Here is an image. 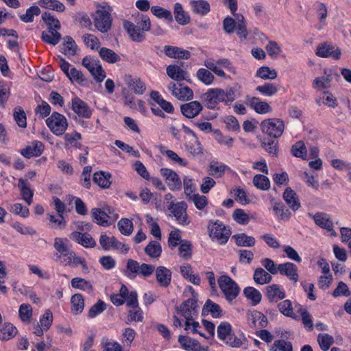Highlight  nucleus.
<instances>
[{
  "label": "nucleus",
  "instance_id": "f257e3e1",
  "mask_svg": "<svg viewBox=\"0 0 351 351\" xmlns=\"http://www.w3.org/2000/svg\"><path fill=\"white\" fill-rule=\"evenodd\" d=\"M223 2L229 8L231 13L235 16V19L230 16L224 19L223 21V29L228 34H231L236 29L237 35L241 39H245L248 35V32L245 18L242 14L234 13L237 10V0H223Z\"/></svg>",
  "mask_w": 351,
  "mask_h": 351
},
{
  "label": "nucleus",
  "instance_id": "f03ea898",
  "mask_svg": "<svg viewBox=\"0 0 351 351\" xmlns=\"http://www.w3.org/2000/svg\"><path fill=\"white\" fill-rule=\"evenodd\" d=\"M123 27L132 41L141 43L145 39V32L151 29L150 19L147 16H142L136 24L126 21L123 23Z\"/></svg>",
  "mask_w": 351,
  "mask_h": 351
},
{
  "label": "nucleus",
  "instance_id": "7ed1b4c3",
  "mask_svg": "<svg viewBox=\"0 0 351 351\" xmlns=\"http://www.w3.org/2000/svg\"><path fill=\"white\" fill-rule=\"evenodd\" d=\"M95 27L101 33L108 32L112 27V16L105 8L97 9L92 15Z\"/></svg>",
  "mask_w": 351,
  "mask_h": 351
},
{
  "label": "nucleus",
  "instance_id": "20e7f679",
  "mask_svg": "<svg viewBox=\"0 0 351 351\" xmlns=\"http://www.w3.org/2000/svg\"><path fill=\"white\" fill-rule=\"evenodd\" d=\"M177 313L186 319L184 330H190L189 321L193 320L197 314L198 305L195 298H190L184 301L179 307Z\"/></svg>",
  "mask_w": 351,
  "mask_h": 351
},
{
  "label": "nucleus",
  "instance_id": "39448f33",
  "mask_svg": "<svg viewBox=\"0 0 351 351\" xmlns=\"http://www.w3.org/2000/svg\"><path fill=\"white\" fill-rule=\"evenodd\" d=\"M45 121L50 130L56 136L63 134L68 127L66 117L57 112H53Z\"/></svg>",
  "mask_w": 351,
  "mask_h": 351
},
{
  "label": "nucleus",
  "instance_id": "423d86ee",
  "mask_svg": "<svg viewBox=\"0 0 351 351\" xmlns=\"http://www.w3.org/2000/svg\"><path fill=\"white\" fill-rule=\"evenodd\" d=\"M208 230L213 240H216L219 244L226 243L231 234L230 230L219 221L209 223Z\"/></svg>",
  "mask_w": 351,
  "mask_h": 351
},
{
  "label": "nucleus",
  "instance_id": "0eeeda50",
  "mask_svg": "<svg viewBox=\"0 0 351 351\" xmlns=\"http://www.w3.org/2000/svg\"><path fill=\"white\" fill-rule=\"evenodd\" d=\"M218 285L228 301L235 299L239 293L237 284L228 276L223 275L218 279Z\"/></svg>",
  "mask_w": 351,
  "mask_h": 351
},
{
  "label": "nucleus",
  "instance_id": "6e6552de",
  "mask_svg": "<svg viewBox=\"0 0 351 351\" xmlns=\"http://www.w3.org/2000/svg\"><path fill=\"white\" fill-rule=\"evenodd\" d=\"M263 132L268 136L277 138L282 136L284 129V122L279 119H268L261 124Z\"/></svg>",
  "mask_w": 351,
  "mask_h": 351
},
{
  "label": "nucleus",
  "instance_id": "1a4fd4ad",
  "mask_svg": "<svg viewBox=\"0 0 351 351\" xmlns=\"http://www.w3.org/2000/svg\"><path fill=\"white\" fill-rule=\"evenodd\" d=\"M82 64L88 70L97 82H101L106 78L105 71L103 69L99 60L90 56H86L83 58Z\"/></svg>",
  "mask_w": 351,
  "mask_h": 351
},
{
  "label": "nucleus",
  "instance_id": "9d476101",
  "mask_svg": "<svg viewBox=\"0 0 351 351\" xmlns=\"http://www.w3.org/2000/svg\"><path fill=\"white\" fill-rule=\"evenodd\" d=\"M223 90L221 88H210L200 96L203 104L208 109H215L218 104L223 101Z\"/></svg>",
  "mask_w": 351,
  "mask_h": 351
},
{
  "label": "nucleus",
  "instance_id": "9b49d317",
  "mask_svg": "<svg viewBox=\"0 0 351 351\" xmlns=\"http://www.w3.org/2000/svg\"><path fill=\"white\" fill-rule=\"evenodd\" d=\"M168 89L171 95L181 101H189L193 98V90L187 86H184L183 84L178 82L176 84L171 82L168 85Z\"/></svg>",
  "mask_w": 351,
  "mask_h": 351
},
{
  "label": "nucleus",
  "instance_id": "f8f14e48",
  "mask_svg": "<svg viewBox=\"0 0 351 351\" xmlns=\"http://www.w3.org/2000/svg\"><path fill=\"white\" fill-rule=\"evenodd\" d=\"M315 54L321 58L330 57L335 60H339L341 52L339 48L325 42L318 45Z\"/></svg>",
  "mask_w": 351,
  "mask_h": 351
},
{
  "label": "nucleus",
  "instance_id": "ddd939ff",
  "mask_svg": "<svg viewBox=\"0 0 351 351\" xmlns=\"http://www.w3.org/2000/svg\"><path fill=\"white\" fill-rule=\"evenodd\" d=\"M186 204L184 202H178L176 204L171 203L169 206V210L176 217L178 223L185 226L189 223L186 215Z\"/></svg>",
  "mask_w": 351,
  "mask_h": 351
},
{
  "label": "nucleus",
  "instance_id": "4468645a",
  "mask_svg": "<svg viewBox=\"0 0 351 351\" xmlns=\"http://www.w3.org/2000/svg\"><path fill=\"white\" fill-rule=\"evenodd\" d=\"M160 173L165 178L169 188L171 191L180 190L182 187V182L177 173L171 169L162 168Z\"/></svg>",
  "mask_w": 351,
  "mask_h": 351
},
{
  "label": "nucleus",
  "instance_id": "2eb2a0df",
  "mask_svg": "<svg viewBox=\"0 0 351 351\" xmlns=\"http://www.w3.org/2000/svg\"><path fill=\"white\" fill-rule=\"evenodd\" d=\"M313 220L319 227L330 232L331 237H337V233L333 229V223L326 213H317L313 216Z\"/></svg>",
  "mask_w": 351,
  "mask_h": 351
},
{
  "label": "nucleus",
  "instance_id": "dca6fc26",
  "mask_svg": "<svg viewBox=\"0 0 351 351\" xmlns=\"http://www.w3.org/2000/svg\"><path fill=\"white\" fill-rule=\"evenodd\" d=\"M324 75L315 78L313 82V87L317 90L330 88L333 77H339L337 73L327 69L324 70Z\"/></svg>",
  "mask_w": 351,
  "mask_h": 351
},
{
  "label": "nucleus",
  "instance_id": "f3484780",
  "mask_svg": "<svg viewBox=\"0 0 351 351\" xmlns=\"http://www.w3.org/2000/svg\"><path fill=\"white\" fill-rule=\"evenodd\" d=\"M202 110V104L197 101H192L185 103L180 106L182 114L188 119L195 118Z\"/></svg>",
  "mask_w": 351,
  "mask_h": 351
},
{
  "label": "nucleus",
  "instance_id": "a211bd4d",
  "mask_svg": "<svg viewBox=\"0 0 351 351\" xmlns=\"http://www.w3.org/2000/svg\"><path fill=\"white\" fill-rule=\"evenodd\" d=\"M44 150V145L41 141H34L25 148L21 151V154L26 158L39 156Z\"/></svg>",
  "mask_w": 351,
  "mask_h": 351
},
{
  "label": "nucleus",
  "instance_id": "6ab92c4d",
  "mask_svg": "<svg viewBox=\"0 0 351 351\" xmlns=\"http://www.w3.org/2000/svg\"><path fill=\"white\" fill-rule=\"evenodd\" d=\"M278 272L281 275L286 276L295 282L298 281V267L293 263L287 262L278 265Z\"/></svg>",
  "mask_w": 351,
  "mask_h": 351
},
{
  "label": "nucleus",
  "instance_id": "aec40b11",
  "mask_svg": "<svg viewBox=\"0 0 351 351\" xmlns=\"http://www.w3.org/2000/svg\"><path fill=\"white\" fill-rule=\"evenodd\" d=\"M18 188L20 191L23 199L28 204L31 205L33 202L34 191L30 188V184L26 179L19 178L18 182Z\"/></svg>",
  "mask_w": 351,
  "mask_h": 351
},
{
  "label": "nucleus",
  "instance_id": "412c9836",
  "mask_svg": "<svg viewBox=\"0 0 351 351\" xmlns=\"http://www.w3.org/2000/svg\"><path fill=\"white\" fill-rule=\"evenodd\" d=\"M247 104L253 108L256 112L259 114H265L271 111V108L269 104L265 101H261L258 97H247Z\"/></svg>",
  "mask_w": 351,
  "mask_h": 351
},
{
  "label": "nucleus",
  "instance_id": "4be33fe9",
  "mask_svg": "<svg viewBox=\"0 0 351 351\" xmlns=\"http://www.w3.org/2000/svg\"><path fill=\"white\" fill-rule=\"evenodd\" d=\"M69 237L85 247H93L96 245L95 241L89 234L73 232Z\"/></svg>",
  "mask_w": 351,
  "mask_h": 351
},
{
  "label": "nucleus",
  "instance_id": "5701e85b",
  "mask_svg": "<svg viewBox=\"0 0 351 351\" xmlns=\"http://www.w3.org/2000/svg\"><path fill=\"white\" fill-rule=\"evenodd\" d=\"M171 271L163 266H159L156 269V278L158 283L163 287H167L171 281Z\"/></svg>",
  "mask_w": 351,
  "mask_h": 351
},
{
  "label": "nucleus",
  "instance_id": "b1692460",
  "mask_svg": "<svg viewBox=\"0 0 351 351\" xmlns=\"http://www.w3.org/2000/svg\"><path fill=\"white\" fill-rule=\"evenodd\" d=\"M72 109L80 117L89 118L91 115V110L88 106L80 98L72 99Z\"/></svg>",
  "mask_w": 351,
  "mask_h": 351
},
{
  "label": "nucleus",
  "instance_id": "393cba45",
  "mask_svg": "<svg viewBox=\"0 0 351 351\" xmlns=\"http://www.w3.org/2000/svg\"><path fill=\"white\" fill-rule=\"evenodd\" d=\"M178 341L181 346L187 351H202V349L205 350L197 340L187 336L180 335Z\"/></svg>",
  "mask_w": 351,
  "mask_h": 351
},
{
  "label": "nucleus",
  "instance_id": "a878e982",
  "mask_svg": "<svg viewBox=\"0 0 351 351\" xmlns=\"http://www.w3.org/2000/svg\"><path fill=\"white\" fill-rule=\"evenodd\" d=\"M164 51L165 55L171 58H182L187 60L191 56L190 52L187 50L169 45H165L164 47Z\"/></svg>",
  "mask_w": 351,
  "mask_h": 351
},
{
  "label": "nucleus",
  "instance_id": "bb28decb",
  "mask_svg": "<svg viewBox=\"0 0 351 351\" xmlns=\"http://www.w3.org/2000/svg\"><path fill=\"white\" fill-rule=\"evenodd\" d=\"M283 199L293 211H296L300 207V202L298 195L291 188L285 189L283 193Z\"/></svg>",
  "mask_w": 351,
  "mask_h": 351
},
{
  "label": "nucleus",
  "instance_id": "cd10ccee",
  "mask_svg": "<svg viewBox=\"0 0 351 351\" xmlns=\"http://www.w3.org/2000/svg\"><path fill=\"white\" fill-rule=\"evenodd\" d=\"M267 296L270 302H276L278 300H283L286 295L282 291L280 286L277 284H273L266 287Z\"/></svg>",
  "mask_w": 351,
  "mask_h": 351
},
{
  "label": "nucleus",
  "instance_id": "c85d7f7f",
  "mask_svg": "<svg viewBox=\"0 0 351 351\" xmlns=\"http://www.w3.org/2000/svg\"><path fill=\"white\" fill-rule=\"evenodd\" d=\"M210 313L213 317L219 318L222 316V310L219 304L210 300H207L202 308V315Z\"/></svg>",
  "mask_w": 351,
  "mask_h": 351
},
{
  "label": "nucleus",
  "instance_id": "c756f323",
  "mask_svg": "<svg viewBox=\"0 0 351 351\" xmlns=\"http://www.w3.org/2000/svg\"><path fill=\"white\" fill-rule=\"evenodd\" d=\"M112 176L108 172L99 171L93 175V182L103 189H108L111 185Z\"/></svg>",
  "mask_w": 351,
  "mask_h": 351
},
{
  "label": "nucleus",
  "instance_id": "7c9ffc66",
  "mask_svg": "<svg viewBox=\"0 0 351 351\" xmlns=\"http://www.w3.org/2000/svg\"><path fill=\"white\" fill-rule=\"evenodd\" d=\"M273 210L276 215L280 220H289L291 216V213L286 208L285 204L281 202H275L273 203Z\"/></svg>",
  "mask_w": 351,
  "mask_h": 351
},
{
  "label": "nucleus",
  "instance_id": "2f4dec72",
  "mask_svg": "<svg viewBox=\"0 0 351 351\" xmlns=\"http://www.w3.org/2000/svg\"><path fill=\"white\" fill-rule=\"evenodd\" d=\"M99 55L104 61L110 64H114L121 60V58L118 54L106 47L100 48Z\"/></svg>",
  "mask_w": 351,
  "mask_h": 351
},
{
  "label": "nucleus",
  "instance_id": "473e14b6",
  "mask_svg": "<svg viewBox=\"0 0 351 351\" xmlns=\"http://www.w3.org/2000/svg\"><path fill=\"white\" fill-rule=\"evenodd\" d=\"M253 279L256 284L263 285L269 283L272 280L271 275L261 267L256 268Z\"/></svg>",
  "mask_w": 351,
  "mask_h": 351
},
{
  "label": "nucleus",
  "instance_id": "72a5a7b5",
  "mask_svg": "<svg viewBox=\"0 0 351 351\" xmlns=\"http://www.w3.org/2000/svg\"><path fill=\"white\" fill-rule=\"evenodd\" d=\"M58 29H50L42 32V40L50 45H56L61 39V34L57 32Z\"/></svg>",
  "mask_w": 351,
  "mask_h": 351
},
{
  "label": "nucleus",
  "instance_id": "f704fd0d",
  "mask_svg": "<svg viewBox=\"0 0 351 351\" xmlns=\"http://www.w3.org/2000/svg\"><path fill=\"white\" fill-rule=\"evenodd\" d=\"M167 74L173 80L181 81L186 79V72L178 65H169L167 67Z\"/></svg>",
  "mask_w": 351,
  "mask_h": 351
},
{
  "label": "nucleus",
  "instance_id": "c9c22d12",
  "mask_svg": "<svg viewBox=\"0 0 351 351\" xmlns=\"http://www.w3.org/2000/svg\"><path fill=\"white\" fill-rule=\"evenodd\" d=\"M71 311L74 315L81 313L84 308V299L80 293L74 294L71 299Z\"/></svg>",
  "mask_w": 351,
  "mask_h": 351
},
{
  "label": "nucleus",
  "instance_id": "e433bc0d",
  "mask_svg": "<svg viewBox=\"0 0 351 351\" xmlns=\"http://www.w3.org/2000/svg\"><path fill=\"white\" fill-rule=\"evenodd\" d=\"M91 215L93 219L96 223L100 226H108L111 224L108 216L105 213H103L101 208H94L91 210Z\"/></svg>",
  "mask_w": 351,
  "mask_h": 351
},
{
  "label": "nucleus",
  "instance_id": "4c0bfd02",
  "mask_svg": "<svg viewBox=\"0 0 351 351\" xmlns=\"http://www.w3.org/2000/svg\"><path fill=\"white\" fill-rule=\"evenodd\" d=\"M38 4L40 7L62 12L65 10L64 5L58 0H40Z\"/></svg>",
  "mask_w": 351,
  "mask_h": 351
},
{
  "label": "nucleus",
  "instance_id": "58836bf2",
  "mask_svg": "<svg viewBox=\"0 0 351 351\" xmlns=\"http://www.w3.org/2000/svg\"><path fill=\"white\" fill-rule=\"evenodd\" d=\"M174 16L176 21L180 25H186L190 22L189 16L184 12L180 3H176L174 5Z\"/></svg>",
  "mask_w": 351,
  "mask_h": 351
},
{
  "label": "nucleus",
  "instance_id": "ea45409f",
  "mask_svg": "<svg viewBox=\"0 0 351 351\" xmlns=\"http://www.w3.org/2000/svg\"><path fill=\"white\" fill-rule=\"evenodd\" d=\"M243 294L247 300H251L253 305L259 304L262 299L261 292L252 287H247L244 289Z\"/></svg>",
  "mask_w": 351,
  "mask_h": 351
},
{
  "label": "nucleus",
  "instance_id": "a19ab883",
  "mask_svg": "<svg viewBox=\"0 0 351 351\" xmlns=\"http://www.w3.org/2000/svg\"><path fill=\"white\" fill-rule=\"evenodd\" d=\"M145 252L149 257L156 258L160 256L162 253V247L157 241H152L145 247Z\"/></svg>",
  "mask_w": 351,
  "mask_h": 351
},
{
  "label": "nucleus",
  "instance_id": "79ce46f5",
  "mask_svg": "<svg viewBox=\"0 0 351 351\" xmlns=\"http://www.w3.org/2000/svg\"><path fill=\"white\" fill-rule=\"evenodd\" d=\"M127 84L136 94L142 95L145 90V85L139 78H132L130 76Z\"/></svg>",
  "mask_w": 351,
  "mask_h": 351
},
{
  "label": "nucleus",
  "instance_id": "37998d69",
  "mask_svg": "<svg viewBox=\"0 0 351 351\" xmlns=\"http://www.w3.org/2000/svg\"><path fill=\"white\" fill-rule=\"evenodd\" d=\"M17 329L11 324H6L0 328V339L7 341L15 337Z\"/></svg>",
  "mask_w": 351,
  "mask_h": 351
},
{
  "label": "nucleus",
  "instance_id": "c03bdc74",
  "mask_svg": "<svg viewBox=\"0 0 351 351\" xmlns=\"http://www.w3.org/2000/svg\"><path fill=\"white\" fill-rule=\"evenodd\" d=\"M42 19L50 29H60L61 26L58 19L51 13L45 12L42 14Z\"/></svg>",
  "mask_w": 351,
  "mask_h": 351
},
{
  "label": "nucleus",
  "instance_id": "a18cd8bd",
  "mask_svg": "<svg viewBox=\"0 0 351 351\" xmlns=\"http://www.w3.org/2000/svg\"><path fill=\"white\" fill-rule=\"evenodd\" d=\"M233 238L235 239L236 244L238 246L252 247L255 244V239L244 233L235 234L233 236Z\"/></svg>",
  "mask_w": 351,
  "mask_h": 351
},
{
  "label": "nucleus",
  "instance_id": "49530a36",
  "mask_svg": "<svg viewBox=\"0 0 351 351\" xmlns=\"http://www.w3.org/2000/svg\"><path fill=\"white\" fill-rule=\"evenodd\" d=\"M73 288L87 291L91 292L93 291V285L86 280L82 278H74L71 282Z\"/></svg>",
  "mask_w": 351,
  "mask_h": 351
},
{
  "label": "nucleus",
  "instance_id": "de8ad7c7",
  "mask_svg": "<svg viewBox=\"0 0 351 351\" xmlns=\"http://www.w3.org/2000/svg\"><path fill=\"white\" fill-rule=\"evenodd\" d=\"M120 232L125 236H130L133 231L134 226L132 221L127 218H122L117 223Z\"/></svg>",
  "mask_w": 351,
  "mask_h": 351
},
{
  "label": "nucleus",
  "instance_id": "09e8293b",
  "mask_svg": "<svg viewBox=\"0 0 351 351\" xmlns=\"http://www.w3.org/2000/svg\"><path fill=\"white\" fill-rule=\"evenodd\" d=\"M193 10L194 12L205 15L210 11V5L206 1L198 0L192 2Z\"/></svg>",
  "mask_w": 351,
  "mask_h": 351
},
{
  "label": "nucleus",
  "instance_id": "8fccbe9b",
  "mask_svg": "<svg viewBox=\"0 0 351 351\" xmlns=\"http://www.w3.org/2000/svg\"><path fill=\"white\" fill-rule=\"evenodd\" d=\"M317 341L320 348L323 351H327L329 350L330 346L333 344L334 339L328 334L320 333L317 336Z\"/></svg>",
  "mask_w": 351,
  "mask_h": 351
},
{
  "label": "nucleus",
  "instance_id": "3c124183",
  "mask_svg": "<svg viewBox=\"0 0 351 351\" xmlns=\"http://www.w3.org/2000/svg\"><path fill=\"white\" fill-rule=\"evenodd\" d=\"M127 270L125 274L130 278H134L139 272L140 265L133 259H128L126 265Z\"/></svg>",
  "mask_w": 351,
  "mask_h": 351
},
{
  "label": "nucleus",
  "instance_id": "603ef678",
  "mask_svg": "<svg viewBox=\"0 0 351 351\" xmlns=\"http://www.w3.org/2000/svg\"><path fill=\"white\" fill-rule=\"evenodd\" d=\"M253 184L257 189L263 191L268 190L270 187L269 180L264 175H256L253 178Z\"/></svg>",
  "mask_w": 351,
  "mask_h": 351
},
{
  "label": "nucleus",
  "instance_id": "864d4df0",
  "mask_svg": "<svg viewBox=\"0 0 351 351\" xmlns=\"http://www.w3.org/2000/svg\"><path fill=\"white\" fill-rule=\"evenodd\" d=\"M151 12L154 16L159 19H165L169 22L173 21L171 12L169 10H165L160 6H152L151 8Z\"/></svg>",
  "mask_w": 351,
  "mask_h": 351
},
{
  "label": "nucleus",
  "instance_id": "5fc2aeb1",
  "mask_svg": "<svg viewBox=\"0 0 351 351\" xmlns=\"http://www.w3.org/2000/svg\"><path fill=\"white\" fill-rule=\"evenodd\" d=\"M256 76L263 80H275L277 77V71L269 66H262L256 71Z\"/></svg>",
  "mask_w": 351,
  "mask_h": 351
},
{
  "label": "nucleus",
  "instance_id": "6e6d98bb",
  "mask_svg": "<svg viewBox=\"0 0 351 351\" xmlns=\"http://www.w3.org/2000/svg\"><path fill=\"white\" fill-rule=\"evenodd\" d=\"M226 168L225 165H218L217 162L212 161L208 166V173L215 177H221L224 174Z\"/></svg>",
  "mask_w": 351,
  "mask_h": 351
},
{
  "label": "nucleus",
  "instance_id": "4d7b16f0",
  "mask_svg": "<svg viewBox=\"0 0 351 351\" xmlns=\"http://www.w3.org/2000/svg\"><path fill=\"white\" fill-rule=\"evenodd\" d=\"M63 43L64 53L69 56H74L76 53L77 45L75 40L69 36H66L64 38Z\"/></svg>",
  "mask_w": 351,
  "mask_h": 351
},
{
  "label": "nucleus",
  "instance_id": "13d9d810",
  "mask_svg": "<svg viewBox=\"0 0 351 351\" xmlns=\"http://www.w3.org/2000/svg\"><path fill=\"white\" fill-rule=\"evenodd\" d=\"M65 241H67V239H62L61 238H56L54 241V248L60 254V256H66L71 252Z\"/></svg>",
  "mask_w": 351,
  "mask_h": 351
},
{
  "label": "nucleus",
  "instance_id": "bf43d9fd",
  "mask_svg": "<svg viewBox=\"0 0 351 351\" xmlns=\"http://www.w3.org/2000/svg\"><path fill=\"white\" fill-rule=\"evenodd\" d=\"M291 154L297 158H304L306 156L307 149L303 141L296 142L291 147Z\"/></svg>",
  "mask_w": 351,
  "mask_h": 351
},
{
  "label": "nucleus",
  "instance_id": "052dcab7",
  "mask_svg": "<svg viewBox=\"0 0 351 351\" xmlns=\"http://www.w3.org/2000/svg\"><path fill=\"white\" fill-rule=\"evenodd\" d=\"M261 145L265 148V151L273 156H277L278 152V142L276 140H269L261 141Z\"/></svg>",
  "mask_w": 351,
  "mask_h": 351
},
{
  "label": "nucleus",
  "instance_id": "680f3d73",
  "mask_svg": "<svg viewBox=\"0 0 351 351\" xmlns=\"http://www.w3.org/2000/svg\"><path fill=\"white\" fill-rule=\"evenodd\" d=\"M40 13V8L36 5H33L26 10L25 14L21 15L20 19L25 23H30L33 21L34 16H38Z\"/></svg>",
  "mask_w": 351,
  "mask_h": 351
},
{
  "label": "nucleus",
  "instance_id": "e2e57ef3",
  "mask_svg": "<svg viewBox=\"0 0 351 351\" xmlns=\"http://www.w3.org/2000/svg\"><path fill=\"white\" fill-rule=\"evenodd\" d=\"M19 317L23 322H29L32 316V308L28 304H22L19 310Z\"/></svg>",
  "mask_w": 351,
  "mask_h": 351
},
{
  "label": "nucleus",
  "instance_id": "0e129e2a",
  "mask_svg": "<svg viewBox=\"0 0 351 351\" xmlns=\"http://www.w3.org/2000/svg\"><path fill=\"white\" fill-rule=\"evenodd\" d=\"M256 90L260 92L263 95L270 97L278 92V88L274 84L266 83L263 86H257Z\"/></svg>",
  "mask_w": 351,
  "mask_h": 351
},
{
  "label": "nucleus",
  "instance_id": "69168bd1",
  "mask_svg": "<svg viewBox=\"0 0 351 351\" xmlns=\"http://www.w3.org/2000/svg\"><path fill=\"white\" fill-rule=\"evenodd\" d=\"M231 326L228 322H222L217 327V335L221 340H226L231 335Z\"/></svg>",
  "mask_w": 351,
  "mask_h": 351
},
{
  "label": "nucleus",
  "instance_id": "338daca9",
  "mask_svg": "<svg viewBox=\"0 0 351 351\" xmlns=\"http://www.w3.org/2000/svg\"><path fill=\"white\" fill-rule=\"evenodd\" d=\"M232 218L236 222L242 225H246L250 221V217L241 208H237L234 211Z\"/></svg>",
  "mask_w": 351,
  "mask_h": 351
},
{
  "label": "nucleus",
  "instance_id": "774afa93",
  "mask_svg": "<svg viewBox=\"0 0 351 351\" xmlns=\"http://www.w3.org/2000/svg\"><path fill=\"white\" fill-rule=\"evenodd\" d=\"M293 351L292 344L289 341L285 340H277L274 341L273 347L271 348V351Z\"/></svg>",
  "mask_w": 351,
  "mask_h": 351
}]
</instances>
